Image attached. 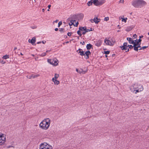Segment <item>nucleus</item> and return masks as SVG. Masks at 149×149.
I'll use <instances>...</instances> for the list:
<instances>
[{
    "label": "nucleus",
    "instance_id": "nucleus-1",
    "mask_svg": "<svg viewBox=\"0 0 149 149\" xmlns=\"http://www.w3.org/2000/svg\"><path fill=\"white\" fill-rule=\"evenodd\" d=\"M51 122V120L49 118L44 119L39 124L40 128L44 130H48L50 126Z\"/></svg>",
    "mask_w": 149,
    "mask_h": 149
},
{
    "label": "nucleus",
    "instance_id": "nucleus-2",
    "mask_svg": "<svg viewBox=\"0 0 149 149\" xmlns=\"http://www.w3.org/2000/svg\"><path fill=\"white\" fill-rule=\"evenodd\" d=\"M130 89L132 92L136 94L143 91V88L141 85L136 83L131 85L130 87Z\"/></svg>",
    "mask_w": 149,
    "mask_h": 149
},
{
    "label": "nucleus",
    "instance_id": "nucleus-3",
    "mask_svg": "<svg viewBox=\"0 0 149 149\" xmlns=\"http://www.w3.org/2000/svg\"><path fill=\"white\" fill-rule=\"evenodd\" d=\"M147 4L146 2L143 0H134L132 5L136 8H141Z\"/></svg>",
    "mask_w": 149,
    "mask_h": 149
},
{
    "label": "nucleus",
    "instance_id": "nucleus-4",
    "mask_svg": "<svg viewBox=\"0 0 149 149\" xmlns=\"http://www.w3.org/2000/svg\"><path fill=\"white\" fill-rule=\"evenodd\" d=\"M52 146L47 142H44L39 145V149H53Z\"/></svg>",
    "mask_w": 149,
    "mask_h": 149
},
{
    "label": "nucleus",
    "instance_id": "nucleus-5",
    "mask_svg": "<svg viewBox=\"0 0 149 149\" xmlns=\"http://www.w3.org/2000/svg\"><path fill=\"white\" fill-rule=\"evenodd\" d=\"M47 62L50 64L54 66H57L58 65V62L56 58L53 59H48Z\"/></svg>",
    "mask_w": 149,
    "mask_h": 149
},
{
    "label": "nucleus",
    "instance_id": "nucleus-6",
    "mask_svg": "<svg viewBox=\"0 0 149 149\" xmlns=\"http://www.w3.org/2000/svg\"><path fill=\"white\" fill-rule=\"evenodd\" d=\"M104 42L105 45L113 46L114 45L115 41L112 39L110 40L108 38H105L104 40Z\"/></svg>",
    "mask_w": 149,
    "mask_h": 149
},
{
    "label": "nucleus",
    "instance_id": "nucleus-7",
    "mask_svg": "<svg viewBox=\"0 0 149 149\" xmlns=\"http://www.w3.org/2000/svg\"><path fill=\"white\" fill-rule=\"evenodd\" d=\"M6 141V138L5 135L0 133V146L3 145Z\"/></svg>",
    "mask_w": 149,
    "mask_h": 149
},
{
    "label": "nucleus",
    "instance_id": "nucleus-8",
    "mask_svg": "<svg viewBox=\"0 0 149 149\" xmlns=\"http://www.w3.org/2000/svg\"><path fill=\"white\" fill-rule=\"evenodd\" d=\"M128 47L127 43V42H124L123 45L120 46V47L122 50H126V52H128L129 51V48H127Z\"/></svg>",
    "mask_w": 149,
    "mask_h": 149
},
{
    "label": "nucleus",
    "instance_id": "nucleus-9",
    "mask_svg": "<svg viewBox=\"0 0 149 149\" xmlns=\"http://www.w3.org/2000/svg\"><path fill=\"white\" fill-rule=\"evenodd\" d=\"M79 23L78 22H76L75 20H71L69 23V25H73L74 26H78Z\"/></svg>",
    "mask_w": 149,
    "mask_h": 149
},
{
    "label": "nucleus",
    "instance_id": "nucleus-10",
    "mask_svg": "<svg viewBox=\"0 0 149 149\" xmlns=\"http://www.w3.org/2000/svg\"><path fill=\"white\" fill-rule=\"evenodd\" d=\"M76 71L79 73L80 74H84L86 73L87 71V70L85 71H84L83 69H76Z\"/></svg>",
    "mask_w": 149,
    "mask_h": 149
},
{
    "label": "nucleus",
    "instance_id": "nucleus-11",
    "mask_svg": "<svg viewBox=\"0 0 149 149\" xmlns=\"http://www.w3.org/2000/svg\"><path fill=\"white\" fill-rule=\"evenodd\" d=\"M94 42L95 45L98 47L100 46L102 43V41L100 40H99L95 41Z\"/></svg>",
    "mask_w": 149,
    "mask_h": 149
},
{
    "label": "nucleus",
    "instance_id": "nucleus-12",
    "mask_svg": "<svg viewBox=\"0 0 149 149\" xmlns=\"http://www.w3.org/2000/svg\"><path fill=\"white\" fill-rule=\"evenodd\" d=\"M91 52L89 51L88 50L85 52V53L84 52V54L85 56V57L86 58L88 59L89 58V55L91 54Z\"/></svg>",
    "mask_w": 149,
    "mask_h": 149
},
{
    "label": "nucleus",
    "instance_id": "nucleus-13",
    "mask_svg": "<svg viewBox=\"0 0 149 149\" xmlns=\"http://www.w3.org/2000/svg\"><path fill=\"white\" fill-rule=\"evenodd\" d=\"M77 52L81 56H83L84 55V52L81 49H79L77 51Z\"/></svg>",
    "mask_w": 149,
    "mask_h": 149
},
{
    "label": "nucleus",
    "instance_id": "nucleus-14",
    "mask_svg": "<svg viewBox=\"0 0 149 149\" xmlns=\"http://www.w3.org/2000/svg\"><path fill=\"white\" fill-rule=\"evenodd\" d=\"M36 41V38L35 37H33L31 40L29 39L28 40L29 42L31 43L33 45L35 42Z\"/></svg>",
    "mask_w": 149,
    "mask_h": 149
},
{
    "label": "nucleus",
    "instance_id": "nucleus-15",
    "mask_svg": "<svg viewBox=\"0 0 149 149\" xmlns=\"http://www.w3.org/2000/svg\"><path fill=\"white\" fill-rule=\"evenodd\" d=\"M84 14L83 13H80L77 15V18L79 19H82L84 17Z\"/></svg>",
    "mask_w": 149,
    "mask_h": 149
},
{
    "label": "nucleus",
    "instance_id": "nucleus-16",
    "mask_svg": "<svg viewBox=\"0 0 149 149\" xmlns=\"http://www.w3.org/2000/svg\"><path fill=\"white\" fill-rule=\"evenodd\" d=\"M52 81L54 82V84L56 85H58L60 83L59 81L54 78L52 79Z\"/></svg>",
    "mask_w": 149,
    "mask_h": 149
},
{
    "label": "nucleus",
    "instance_id": "nucleus-17",
    "mask_svg": "<svg viewBox=\"0 0 149 149\" xmlns=\"http://www.w3.org/2000/svg\"><path fill=\"white\" fill-rule=\"evenodd\" d=\"M100 21V19L98 18L97 17L94 18V22L96 24H97Z\"/></svg>",
    "mask_w": 149,
    "mask_h": 149
},
{
    "label": "nucleus",
    "instance_id": "nucleus-18",
    "mask_svg": "<svg viewBox=\"0 0 149 149\" xmlns=\"http://www.w3.org/2000/svg\"><path fill=\"white\" fill-rule=\"evenodd\" d=\"M134 41V43H133L134 45V47L137 46L138 45L140 44V43L137 41V40H135Z\"/></svg>",
    "mask_w": 149,
    "mask_h": 149
},
{
    "label": "nucleus",
    "instance_id": "nucleus-19",
    "mask_svg": "<svg viewBox=\"0 0 149 149\" xmlns=\"http://www.w3.org/2000/svg\"><path fill=\"white\" fill-rule=\"evenodd\" d=\"M127 40L128 41V42L130 44H133V43H134V41L133 40L130 38H127Z\"/></svg>",
    "mask_w": 149,
    "mask_h": 149
},
{
    "label": "nucleus",
    "instance_id": "nucleus-20",
    "mask_svg": "<svg viewBox=\"0 0 149 149\" xmlns=\"http://www.w3.org/2000/svg\"><path fill=\"white\" fill-rule=\"evenodd\" d=\"M141 43H140V44L138 45L137 46L134 47V49L135 51H138V48H141L140 46Z\"/></svg>",
    "mask_w": 149,
    "mask_h": 149
},
{
    "label": "nucleus",
    "instance_id": "nucleus-21",
    "mask_svg": "<svg viewBox=\"0 0 149 149\" xmlns=\"http://www.w3.org/2000/svg\"><path fill=\"white\" fill-rule=\"evenodd\" d=\"M93 1V3L96 6H99V1L98 0H91Z\"/></svg>",
    "mask_w": 149,
    "mask_h": 149
},
{
    "label": "nucleus",
    "instance_id": "nucleus-22",
    "mask_svg": "<svg viewBox=\"0 0 149 149\" xmlns=\"http://www.w3.org/2000/svg\"><path fill=\"white\" fill-rule=\"evenodd\" d=\"M92 47V45L90 44H88L86 46V49L88 50L90 49Z\"/></svg>",
    "mask_w": 149,
    "mask_h": 149
},
{
    "label": "nucleus",
    "instance_id": "nucleus-23",
    "mask_svg": "<svg viewBox=\"0 0 149 149\" xmlns=\"http://www.w3.org/2000/svg\"><path fill=\"white\" fill-rule=\"evenodd\" d=\"M133 28V27L132 26H128L126 28V30L127 31H131Z\"/></svg>",
    "mask_w": 149,
    "mask_h": 149
},
{
    "label": "nucleus",
    "instance_id": "nucleus-24",
    "mask_svg": "<svg viewBox=\"0 0 149 149\" xmlns=\"http://www.w3.org/2000/svg\"><path fill=\"white\" fill-rule=\"evenodd\" d=\"M86 29V27H80L79 28V30L81 31H83Z\"/></svg>",
    "mask_w": 149,
    "mask_h": 149
},
{
    "label": "nucleus",
    "instance_id": "nucleus-25",
    "mask_svg": "<svg viewBox=\"0 0 149 149\" xmlns=\"http://www.w3.org/2000/svg\"><path fill=\"white\" fill-rule=\"evenodd\" d=\"M2 58L3 59H6L9 58V56L8 55H5L3 56Z\"/></svg>",
    "mask_w": 149,
    "mask_h": 149
},
{
    "label": "nucleus",
    "instance_id": "nucleus-26",
    "mask_svg": "<svg viewBox=\"0 0 149 149\" xmlns=\"http://www.w3.org/2000/svg\"><path fill=\"white\" fill-rule=\"evenodd\" d=\"M104 2L105 1L104 0L99 1V6L102 5L104 3Z\"/></svg>",
    "mask_w": 149,
    "mask_h": 149
},
{
    "label": "nucleus",
    "instance_id": "nucleus-27",
    "mask_svg": "<svg viewBox=\"0 0 149 149\" xmlns=\"http://www.w3.org/2000/svg\"><path fill=\"white\" fill-rule=\"evenodd\" d=\"M39 76V75L38 74H37L36 75H34L33 74H32L31 75L32 77L33 78H34L36 77Z\"/></svg>",
    "mask_w": 149,
    "mask_h": 149
},
{
    "label": "nucleus",
    "instance_id": "nucleus-28",
    "mask_svg": "<svg viewBox=\"0 0 149 149\" xmlns=\"http://www.w3.org/2000/svg\"><path fill=\"white\" fill-rule=\"evenodd\" d=\"M121 19H122V22H124L125 23H126L127 22V18L125 17L124 18H121Z\"/></svg>",
    "mask_w": 149,
    "mask_h": 149
},
{
    "label": "nucleus",
    "instance_id": "nucleus-29",
    "mask_svg": "<svg viewBox=\"0 0 149 149\" xmlns=\"http://www.w3.org/2000/svg\"><path fill=\"white\" fill-rule=\"evenodd\" d=\"M59 75L58 74H55L54 75V77L52 78L56 79L59 77Z\"/></svg>",
    "mask_w": 149,
    "mask_h": 149
},
{
    "label": "nucleus",
    "instance_id": "nucleus-30",
    "mask_svg": "<svg viewBox=\"0 0 149 149\" xmlns=\"http://www.w3.org/2000/svg\"><path fill=\"white\" fill-rule=\"evenodd\" d=\"M93 2H92L91 1H88L87 3L88 5L89 6H91L92 5Z\"/></svg>",
    "mask_w": 149,
    "mask_h": 149
},
{
    "label": "nucleus",
    "instance_id": "nucleus-31",
    "mask_svg": "<svg viewBox=\"0 0 149 149\" xmlns=\"http://www.w3.org/2000/svg\"><path fill=\"white\" fill-rule=\"evenodd\" d=\"M46 55V52L43 53L42 54H39V55L40 56L43 57L45 56Z\"/></svg>",
    "mask_w": 149,
    "mask_h": 149
},
{
    "label": "nucleus",
    "instance_id": "nucleus-32",
    "mask_svg": "<svg viewBox=\"0 0 149 149\" xmlns=\"http://www.w3.org/2000/svg\"><path fill=\"white\" fill-rule=\"evenodd\" d=\"M77 33L80 36H81L82 35V34L81 33V31L79 30L77 31Z\"/></svg>",
    "mask_w": 149,
    "mask_h": 149
},
{
    "label": "nucleus",
    "instance_id": "nucleus-33",
    "mask_svg": "<svg viewBox=\"0 0 149 149\" xmlns=\"http://www.w3.org/2000/svg\"><path fill=\"white\" fill-rule=\"evenodd\" d=\"M110 53V51H105L104 52V53L106 54H108Z\"/></svg>",
    "mask_w": 149,
    "mask_h": 149
},
{
    "label": "nucleus",
    "instance_id": "nucleus-34",
    "mask_svg": "<svg viewBox=\"0 0 149 149\" xmlns=\"http://www.w3.org/2000/svg\"><path fill=\"white\" fill-rule=\"evenodd\" d=\"M128 47L129 48H130V49H132L134 47V45L133 46L131 45H128Z\"/></svg>",
    "mask_w": 149,
    "mask_h": 149
},
{
    "label": "nucleus",
    "instance_id": "nucleus-35",
    "mask_svg": "<svg viewBox=\"0 0 149 149\" xmlns=\"http://www.w3.org/2000/svg\"><path fill=\"white\" fill-rule=\"evenodd\" d=\"M109 19V18L108 17H105L104 18V20L106 21H107Z\"/></svg>",
    "mask_w": 149,
    "mask_h": 149
},
{
    "label": "nucleus",
    "instance_id": "nucleus-36",
    "mask_svg": "<svg viewBox=\"0 0 149 149\" xmlns=\"http://www.w3.org/2000/svg\"><path fill=\"white\" fill-rule=\"evenodd\" d=\"M137 37V36L136 34H134V35H133V37H132L133 38H134V39L136 38Z\"/></svg>",
    "mask_w": 149,
    "mask_h": 149
},
{
    "label": "nucleus",
    "instance_id": "nucleus-37",
    "mask_svg": "<svg viewBox=\"0 0 149 149\" xmlns=\"http://www.w3.org/2000/svg\"><path fill=\"white\" fill-rule=\"evenodd\" d=\"M26 77L28 78L29 79H31V78H32V77H31V75H27Z\"/></svg>",
    "mask_w": 149,
    "mask_h": 149
},
{
    "label": "nucleus",
    "instance_id": "nucleus-38",
    "mask_svg": "<svg viewBox=\"0 0 149 149\" xmlns=\"http://www.w3.org/2000/svg\"><path fill=\"white\" fill-rule=\"evenodd\" d=\"M62 23L61 22H59L58 23V27H59L60 25H61L62 24Z\"/></svg>",
    "mask_w": 149,
    "mask_h": 149
},
{
    "label": "nucleus",
    "instance_id": "nucleus-39",
    "mask_svg": "<svg viewBox=\"0 0 149 149\" xmlns=\"http://www.w3.org/2000/svg\"><path fill=\"white\" fill-rule=\"evenodd\" d=\"M85 30H86V32H88L89 31H92V30H89V29H87L86 28V29Z\"/></svg>",
    "mask_w": 149,
    "mask_h": 149
},
{
    "label": "nucleus",
    "instance_id": "nucleus-40",
    "mask_svg": "<svg viewBox=\"0 0 149 149\" xmlns=\"http://www.w3.org/2000/svg\"><path fill=\"white\" fill-rule=\"evenodd\" d=\"M72 34V33H71V32H68V33H67V35L68 36H71V35Z\"/></svg>",
    "mask_w": 149,
    "mask_h": 149
},
{
    "label": "nucleus",
    "instance_id": "nucleus-41",
    "mask_svg": "<svg viewBox=\"0 0 149 149\" xmlns=\"http://www.w3.org/2000/svg\"><path fill=\"white\" fill-rule=\"evenodd\" d=\"M64 29L61 28V29H59V31L62 32L63 31Z\"/></svg>",
    "mask_w": 149,
    "mask_h": 149
},
{
    "label": "nucleus",
    "instance_id": "nucleus-42",
    "mask_svg": "<svg viewBox=\"0 0 149 149\" xmlns=\"http://www.w3.org/2000/svg\"><path fill=\"white\" fill-rule=\"evenodd\" d=\"M124 2V1L123 0H120L119 1V3H123Z\"/></svg>",
    "mask_w": 149,
    "mask_h": 149
},
{
    "label": "nucleus",
    "instance_id": "nucleus-43",
    "mask_svg": "<svg viewBox=\"0 0 149 149\" xmlns=\"http://www.w3.org/2000/svg\"><path fill=\"white\" fill-rule=\"evenodd\" d=\"M86 31L85 30H84L82 32V33L83 35H84L86 34Z\"/></svg>",
    "mask_w": 149,
    "mask_h": 149
},
{
    "label": "nucleus",
    "instance_id": "nucleus-44",
    "mask_svg": "<svg viewBox=\"0 0 149 149\" xmlns=\"http://www.w3.org/2000/svg\"><path fill=\"white\" fill-rule=\"evenodd\" d=\"M148 47V46H143V47L141 48L142 49H144Z\"/></svg>",
    "mask_w": 149,
    "mask_h": 149
},
{
    "label": "nucleus",
    "instance_id": "nucleus-45",
    "mask_svg": "<svg viewBox=\"0 0 149 149\" xmlns=\"http://www.w3.org/2000/svg\"><path fill=\"white\" fill-rule=\"evenodd\" d=\"M90 22H91V23H93L94 22V19H91L90 20Z\"/></svg>",
    "mask_w": 149,
    "mask_h": 149
},
{
    "label": "nucleus",
    "instance_id": "nucleus-46",
    "mask_svg": "<svg viewBox=\"0 0 149 149\" xmlns=\"http://www.w3.org/2000/svg\"><path fill=\"white\" fill-rule=\"evenodd\" d=\"M137 41L140 43H141V39H139L138 40H137Z\"/></svg>",
    "mask_w": 149,
    "mask_h": 149
},
{
    "label": "nucleus",
    "instance_id": "nucleus-47",
    "mask_svg": "<svg viewBox=\"0 0 149 149\" xmlns=\"http://www.w3.org/2000/svg\"><path fill=\"white\" fill-rule=\"evenodd\" d=\"M13 147V146H8L7 148H10L11 147Z\"/></svg>",
    "mask_w": 149,
    "mask_h": 149
},
{
    "label": "nucleus",
    "instance_id": "nucleus-48",
    "mask_svg": "<svg viewBox=\"0 0 149 149\" xmlns=\"http://www.w3.org/2000/svg\"><path fill=\"white\" fill-rule=\"evenodd\" d=\"M42 43H43V44H45V42H46V41H42Z\"/></svg>",
    "mask_w": 149,
    "mask_h": 149
},
{
    "label": "nucleus",
    "instance_id": "nucleus-49",
    "mask_svg": "<svg viewBox=\"0 0 149 149\" xmlns=\"http://www.w3.org/2000/svg\"><path fill=\"white\" fill-rule=\"evenodd\" d=\"M51 51V50H47L46 51V53H48L49 52Z\"/></svg>",
    "mask_w": 149,
    "mask_h": 149
},
{
    "label": "nucleus",
    "instance_id": "nucleus-50",
    "mask_svg": "<svg viewBox=\"0 0 149 149\" xmlns=\"http://www.w3.org/2000/svg\"><path fill=\"white\" fill-rule=\"evenodd\" d=\"M81 43L82 44V45H84L85 44V42H81Z\"/></svg>",
    "mask_w": 149,
    "mask_h": 149
},
{
    "label": "nucleus",
    "instance_id": "nucleus-51",
    "mask_svg": "<svg viewBox=\"0 0 149 149\" xmlns=\"http://www.w3.org/2000/svg\"><path fill=\"white\" fill-rule=\"evenodd\" d=\"M51 7V5H49L48 6V7L49 9H50Z\"/></svg>",
    "mask_w": 149,
    "mask_h": 149
},
{
    "label": "nucleus",
    "instance_id": "nucleus-52",
    "mask_svg": "<svg viewBox=\"0 0 149 149\" xmlns=\"http://www.w3.org/2000/svg\"><path fill=\"white\" fill-rule=\"evenodd\" d=\"M58 30V29L57 28H56L55 29V30L56 31H57Z\"/></svg>",
    "mask_w": 149,
    "mask_h": 149
},
{
    "label": "nucleus",
    "instance_id": "nucleus-53",
    "mask_svg": "<svg viewBox=\"0 0 149 149\" xmlns=\"http://www.w3.org/2000/svg\"><path fill=\"white\" fill-rule=\"evenodd\" d=\"M143 36H139V38L141 39V38H143Z\"/></svg>",
    "mask_w": 149,
    "mask_h": 149
},
{
    "label": "nucleus",
    "instance_id": "nucleus-54",
    "mask_svg": "<svg viewBox=\"0 0 149 149\" xmlns=\"http://www.w3.org/2000/svg\"><path fill=\"white\" fill-rule=\"evenodd\" d=\"M17 49V48L16 47H15L14 48V50H16Z\"/></svg>",
    "mask_w": 149,
    "mask_h": 149
},
{
    "label": "nucleus",
    "instance_id": "nucleus-55",
    "mask_svg": "<svg viewBox=\"0 0 149 149\" xmlns=\"http://www.w3.org/2000/svg\"><path fill=\"white\" fill-rule=\"evenodd\" d=\"M41 43V42L40 41V42H37V44H40Z\"/></svg>",
    "mask_w": 149,
    "mask_h": 149
},
{
    "label": "nucleus",
    "instance_id": "nucleus-56",
    "mask_svg": "<svg viewBox=\"0 0 149 149\" xmlns=\"http://www.w3.org/2000/svg\"><path fill=\"white\" fill-rule=\"evenodd\" d=\"M45 11V9L44 8L42 9V11L43 12H44Z\"/></svg>",
    "mask_w": 149,
    "mask_h": 149
},
{
    "label": "nucleus",
    "instance_id": "nucleus-57",
    "mask_svg": "<svg viewBox=\"0 0 149 149\" xmlns=\"http://www.w3.org/2000/svg\"><path fill=\"white\" fill-rule=\"evenodd\" d=\"M38 58V57H35V60H36Z\"/></svg>",
    "mask_w": 149,
    "mask_h": 149
},
{
    "label": "nucleus",
    "instance_id": "nucleus-58",
    "mask_svg": "<svg viewBox=\"0 0 149 149\" xmlns=\"http://www.w3.org/2000/svg\"><path fill=\"white\" fill-rule=\"evenodd\" d=\"M142 49V48H138V50H141Z\"/></svg>",
    "mask_w": 149,
    "mask_h": 149
},
{
    "label": "nucleus",
    "instance_id": "nucleus-59",
    "mask_svg": "<svg viewBox=\"0 0 149 149\" xmlns=\"http://www.w3.org/2000/svg\"><path fill=\"white\" fill-rule=\"evenodd\" d=\"M20 54L22 55H23V54L22 53H20Z\"/></svg>",
    "mask_w": 149,
    "mask_h": 149
},
{
    "label": "nucleus",
    "instance_id": "nucleus-60",
    "mask_svg": "<svg viewBox=\"0 0 149 149\" xmlns=\"http://www.w3.org/2000/svg\"><path fill=\"white\" fill-rule=\"evenodd\" d=\"M31 28H32V29H36V27H34V28H33V27H31Z\"/></svg>",
    "mask_w": 149,
    "mask_h": 149
},
{
    "label": "nucleus",
    "instance_id": "nucleus-61",
    "mask_svg": "<svg viewBox=\"0 0 149 149\" xmlns=\"http://www.w3.org/2000/svg\"><path fill=\"white\" fill-rule=\"evenodd\" d=\"M2 61H1V60H0V62H2Z\"/></svg>",
    "mask_w": 149,
    "mask_h": 149
},
{
    "label": "nucleus",
    "instance_id": "nucleus-62",
    "mask_svg": "<svg viewBox=\"0 0 149 149\" xmlns=\"http://www.w3.org/2000/svg\"><path fill=\"white\" fill-rule=\"evenodd\" d=\"M2 61H1V60H0V62H2Z\"/></svg>",
    "mask_w": 149,
    "mask_h": 149
},
{
    "label": "nucleus",
    "instance_id": "nucleus-63",
    "mask_svg": "<svg viewBox=\"0 0 149 149\" xmlns=\"http://www.w3.org/2000/svg\"><path fill=\"white\" fill-rule=\"evenodd\" d=\"M31 55L33 56H34V55L33 54H32Z\"/></svg>",
    "mask_w": 149,
    "mask_h": 149
},
{
    "label": "nucleus",
    "instance_id": "nucleus-64",
    "mask_svg": "<svg viewBox=\"0 0 149 149\" xmlns=\"http://www.w3.org/2000/svg\"><path fill=\"white\" fill-rule=\"evenodd\" d=\"M148 35L149 36V32L148 33Z\"/></svg>",
    "mask_w": 149,
    "mask_h": 149
}]
</instances>
